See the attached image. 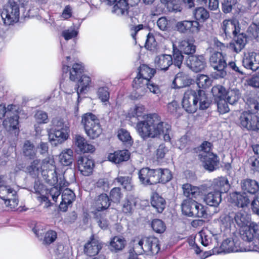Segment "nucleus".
Returning a JSON list of instances; mask_svg holds the SVG:
<instances>
[{
  "mask_svg": "<svg viewBox=\"0 0 259 259\" xmlns=\"http://www.w3.org/2000/svg\"><path fill=\"white\" fill-rule=\"evenodd\" d=\"M233 20H225L221 24V29L226 37L231 36V34L233 35Z\"/></svg>",
  "mask_w": 259,
  "mask_h": 259,
  "instance_id": "49",
  "label": "nucleus"
},
{
  "mask_svg": "<svg viewBox=\"0 0 259 259\" xmlns=\"http://www.w3.org/2000/svg\"><path fill=\"white\" fill-rule=\"evenodd\" d=\"M81 124L85 133L91 139H95L99 137L102 130L99 118L92 113H87L81 117Z\"/></svg>",
  "mask_w": 259,
  "mask_h": 259,
  "instance_id": "5",
  "label": "nucleus"
},
{
  "mask_svg": "<svg viewBox=\"0 0 259 259\" xmlns=\"http://www.w3.org/2000/svg\"><path fill=\"white\" fill-rule=\"evenodd\" d=\"M200 159L202 161L205 169L210 171L217 169L219 163L218 156L213 153H205V155H202Z\"/></svg>",
  "mask_w": 259,
  "mask_h": 259,
  "instance_id": "22",
  "label": "nucleus"
},
{
  "mask_svg": "<svg viewBox=\"0 0 259 259\" xmlns=\"http://www.w3.org/2000/svg\"><path fill=\"white\" fill-rule=\"evenodd\" d=\"M77 167L80 173L84 176H90L93 172L94 162L86 156H80L77 160Z\"/></svg>",
  "mask_w": 259,
  "mask_h": 259,
  "instance_id": "16",
  "label": "nucleus"
},
{
  "mask_svg": "<svg viewBox=\"0 0 259 259\" xmlns=\"http://www.w3.org/2000/svg\"><path fill=\"white\" fill-rule=\"evenodd\" d=\"M73 151L70 149L63 151L59 155V160L61 164L68 166L73 162Z\"/></svg>",
  "mask_w": 259,
  "mask_h": 259,
  "instance_id": "44",
  "label": "nucleus"
},
{
  "mask_svg": "<svg viewBox=\"0 0 259 259\" xmlns=\"http://www.w3.org/2000/svg\"><path fill=\"white\" fill-rule=\"evenodd\" d=\"M181 206L183 213L188 217L205 218L207 215L204 206L193 199H185Z\"/></svg>",
  "mask_w": 259,
  "mask_h": 259,
  "instance_id": "6",
  "label": "nucleus"
},
{
  "mask_svg": "<svg viewBox=\"0 0 259 259\" xmlns=\"http://www.w3.org/2000/svg\"><path fill=\"white\" fill-rule=\"evenodd\" d=\"M156 169H151L149 167L141 168L138 172L139 180L142 184L148 186L157 184L158 179Z\"/></svg>",
  "mask_w": 259,
  "mask_h": 259,
  "instance_id": "12",
  "label": "nucleus"
},
{
  "mask_svg": "<svg viewBox=\"0 0 259 259\" xmlns=\"http://www.w3.org/2000/svg\"><path fill=\"white\" fill-rule=\"evenodd\" d=\"M211 67L217 70V75L219 78H224L227 75L226 68L227 63L223 54L219 52H213L209 58Z\"/></svg>",
  "mask_w": 259,
  "mask_h": 259,
  "instance_id": "8",
  "label": "nucleus"
},
{
  "mask_svg": "<svg viewBox=\"0 0 259 259\" xmlns=\"http://www.w3.org/2000/svg\"><path fill=\"white\" fill-rule=\"evenodd\" d=\"M179 51L183 54L193 55L196 51V46L194 45V40L192 39L183 40L180 42Z\"/></svg>",
  "mask_w": 259,
  "mask_h": 259,
  "instance_id": "33",
  "label": "nucleus"
},
{
  "mask_svg": "<svg viewBox=\"0 0 259 259\" xmlns=\"http://www.w3.org/2000/svg\"><path fill=\"white\" fill-rule=\"evenodd\" d=\"M196 83L200 88H206L211 83L209 77L206 75L200 74L198 75L196 79Z\"/></svg>",
  "mask_w": 259,
  "mask_h": 259,
  "instance_id": "58",
  "label": "nucleus"
},
{
  "mask_svg": "<svg viewBox=\"0 0 259 259\" xmlns=\"http://www.w3.org/2000/svg\"><path fill=\"white\" fill-rule=\"evenodd\" d=\"M136 247L141 248L149 254H156L160 249L158 239L152 236L142 238Z\"/></svg>",
  "mask_w": 259,
  "mask_h": 259,
  "instance_id": "9",
  "label": "nucleus"
},
{
  "mask_svg": "<svg viewBox=\"0 0 259 259\" xmlns=\"http://www.w3.org/2000/svg\"><path fill=\"white\" fill-rule=\"evenodd\" d=\"M130 158V153L127 150H118L109 154L108 159L115 164L127 161Z\"/></svg>",
  "mask_w": 259,
  "mask_h": 259,
  "instance_id": "30",
  "label": "nucleus"
},
{
  "mask_svg": "<svg viewBox=\"0 0 259 259\" xmlns=\"http://www.w3.org/2000/svg\"><path fill=\"white\" fill-rule=\"evenodd\" d=\"M193 14L196 21H204L209 17L208 12L203 7H200L196 8Z\"/></svg>",
  "mask_w": 259,
  "mask_h": 259,
  "instance_id": "50",
  "label": "nucleus"
},
{
  "mask_svg": "<svg viewBox=\"0 0 259 259\" xmlns=\"http://www.w3.org/2000/svg\"><path fill=\"white\" fill-rule=\"evenodd\" d=\"M0 183V198L5 201V204H8L11 201L17 204L18 200L15 198L16 191L7 185L6 178Z\"/></svg>",
  "mask_w": 259,
  "mask_h": 259,
  "instance_id": "15",
  "label": "nucleus"
},
{
  "mask_svg": "<svg viewBox=\"0 0 259 259\" xmlns=\"http://www.w3.org/2000/svg\"><path fill=\"white\" fill-rule=\"evenodd\" d=\"M204 201L210 206L217 207L222 201V194L214 191L209 192L205 195Z\"/></svg>",
  "mask_w": 259,
  "mask_h": 259,
  "instance_id": "37",
  "label": "nucleus"
},
{
  "mask_svg": "<svg viewBox=\"0 0 259 259\" xmlns=\"http://www.w3.org/2000/svg\"><path fill=\"white\" fill-rule=\"evenodd\" d=\"M197 97L200 109L204 110L209 107L210 102L204 91L201 90L197 91Z\"/></svg>",
  "mask_w": 259,
  "mask_h": 259,
  "instance_id": "46",
  "label": "nucleus"
},
{
  "mask_svg": "<svg viewBox=\"0 0 259 259\" xmlns=\"http://www.w3.org/2000/svg\"><path fill=\"white\" fill-rule=\"evenodd\" d=\"M244 100L246 101V104L249 106L252 110L254 109L255 110L258 109V102L256 99V96L251 93H246L244 95Z\"/></svg>",
  "mask_w": 259,
  "mask_h": 259,
  "instance_id": "52",
  "label": "nucleus"
},
{
  "mask_svg": "<svg viewBox=\"0 0 259 259\" xmlns=\"http://www.w3.org/2000/svg\"><path fill=\"white\" fill-rule=\"evenodd\" d=\"M176 28L181 33H196L199 32L200 25L197 21L184 20L178 22Z\"/></svg>",
  "mask_w": 259,
  "mask_h": 259,
  "instance_id": "14",
  "label": "nucleus"
},
{
  "mask_svg": "<svg viewBox=\"0 0 259 259\" xmlns=\"http://www.w3.org/2000/svg\"><path fill=\"white\" fill-rule=\"evenodd\" d=\"M172 64V57L170 55L161 54L154 59V66L158 70L165 71Z\"/></svg>",
  "mask_w": 259,
  "mask_h": 259,
  "instance_id": "20",
  "label": "nucleus"
},
{
  "mask_svg": "<svg viewBox=\"0 0 259 259\" xmlns=\"http://www.w3.org/2000/svg\"><path fill=\"white\" fill-rule=\"evenodd\" d=\"M237 4V0H224L222 3V11L225 13L231 12L233 8Z\"/></svg>",
  "mask_w": 259,
  "mask_h": 259,
  "instance_id": "63",
  "label": "nucleus"
},
{
  "mask_svg": "<svg viewBox=\"0 0 259 259\" xmlns=\"http://www.w3.org/2000/svg\"><path fill=\"white\" fill-rule=\"evenodd\" d=\"M149 81L137 74L133 83V87L135 89L136 98L141 97L145 94L147 91L146 87Z\"/></svg>",
  "mask_w": 259,
  "mask_h": 259,
  "instance_id": "19",
  "label": "nucleus"
},
{
  "mask_svg": "<svg viewBox=\"0 0 259 259\" xmlns=\"http://www.w3.org/2000/svg\"><path fill=\"white\" fill-rule=\"evenodd\" d=\"M184 195L188 199L195 198L200 194L199 188L190 184H185L182 187Z\"/></svg>",
  "mask_w": 259,
  "mask_h": 259,
  "instance_id": "40",
  "label": "nucleus"
},
{
  "mask_svg": "<svg viewBox=\"0 0 259 259\" xmlns=\"http://www.w3.org/2000/svg\"><path fill=\"white\" fill-rule=\"evenodd\" d=\"M97 95L98 98L102 102H105L109 100L110 92L107 87H99L97 91Z\"/></svg>",
  "mask_w": 259,
  "mask_h": 259,
  "instance_id": "55",
  "label": "nucleus"
},
{
  "mask_svg": "<svg viewBox=\"0 0 259 259\" xmlns=\"http://www.w3.org/2000/svg\"><path fill=\"white\" fill-rule=\"evenodd\" d=\"M192 80L185 73L178 72L172 81L174 88L180 89L190 85Z\"/></svg>",
  "mask_w": 259,
  "mask_h": 259,
  "instance_id": "27",
  "label": "nucleus"
},
{
  "mask_svg": "<svg viewBox=\"0 0 259 259\" xmlns=\"http://www.w3.org/2000/svg\"><path fill=\"white\" fill-rule=\"evenodd\" d=\"M7 118L3 121L4 126L8 130L17 128L18 125L19 116L16 112H8Z\"/></svg>",
  "mask_w": 259,
  "mask_h": 259,
  "instance_id": "35",
  "label": "nucleus"
},
{
  "mask_svg": "<svg viewBox=\"0 0 259 259\" xmlns=\"http://www.w3.org/2000/svg\"><path fill=\"white\" fill-rule=\"evenodd\" d=\"M221 252L229 253L231 252L242 251L243 248L240 246V243L237 241L234 242V240L227 239L224 240L221 245Z\"/></svg>",
  "mask_w": 259,
  "mask_h": 259,
  "instance_id": "31",
  "label": "nucleus"
},
{
  "mask_svg": "<svg viewBox=\"0 0 259 259\" xmlns=\"http://www.w3.org/2000/svg\"><path fill=\"white\" fill-rule=\"evenodd\" d=\"M24 155L29 158H33L36 155V150L33 143L29 141H26L23 147Z\"/></svg>",
  "mask_w": 259,
  "mask_h": 259,
  "instance_id": "47",
  "label": "nucleus"
},
{
  "mask_svg": "<svg viewBox=\"0 0 259 259\" xmlns=\"http://www.w3.org/2000/svg\"><path fill=\"white\" fill-rule=\"evenodd\" d=\"M156 72L155 69L150 68L148 65L143 64L138 68V75L150 80Z\"/></svg>",
  "mask_w": 259,
  "mask_h": 259,
  "instance_id": "42",
  "label": "nucleus"
},
{
  "mask_svg": "<svg viewBox=\"0 0 259 259\" xmlns=\"http://www.w3.org/2000/svg\"><path fill=\"white\" fill-rule=\"evenodd\" d=\"M184 56L182 53L179 50L174 51L172 58V64L178 67L179 69L181 68L182 65Z\"/></svg>",
  "mask_w": 259,
  "mask_h": 259,
  "instance_id": "62",
  "label": "nucleus"
},
{
  "mask_svg": "<svg viewBox=\"0 0 259 259\" xmlns=\"http://www.w3.org/2000/svg\"><path fill=\"white\" fill-rule=\"evenodd\" d=\"M187 66L193 71L198 72L206 66V61L203 55H190L186 60Z\"/></svg>",
  "mask_w": 259,
  "mask_h": 259,
  "instance_id": "13",
  "label": "nucleus"
},
{
  "mask_svg": "<svg viewBox=\"0 0 259 259\" xmlns=\"http://www.w3.org/2000/svg\"><path fill=\"white\" fill-rule=\"evenodd\" d=\"M197 92L189 90L187 91L183 97L182 106L188 113H194L198 108Z\"/></svg>",
  "mask_w": 259,
  "mask_h": 259,
  "instance_id": "11",
  "label": "nucleus"
},
{
  "mask_svg": "<svg viewBox=\"0 0 259 259\" xmlns=\"http://www.w3.org/2000/svg\"><path fill=\"white\" fill-rule=\"evenodd\" d=\"M75 146L78 150L83 153H93L95 150V146L88 143L83 136L76 135L74 137Z\"/></svg>",
  "mask_w": 259,
  "mask_h": 259,
  "instance_id": "25",
  "label": "nucleus"
},
{
  "mask_svg": "<svg viewBox=\"0 0 259 259\" xmlns=\"http://www.w3.org/2000/svg\"><path fill=\"white\" fill-rule=\"evenodd\" d=\"M240 97V93L239 90L234 89L228 91L227 92L225 99L228 103L233 105L238 101Z\"/></svg>",
  "mask_w": 259,
  "mask_h": 259,
  "instance_id": "51",
  "label": "nucleus"
},
{
  "mask_svg": "<svg viewBox=\"0 0 259 259\" xmlns=\"http://www.w3.org/2000/svg\"><path fill=\"white\" fill-rule=\"evenodd\" d=\"M211 92L215 98V100L217 101L221 99H225L227 92L224 87L218 85L212 87Z\"/></svg>",
  "mask_w": 259,
  "mask_h": 259,
  "instance_id": "53",
  "label": "nucleus"
},
{
  "mask_svg": "<svg viewBox=\"0 0 259 259\" xmlns=\"http://www.w3.org/2000/svg\"><path fill=\"white\" fill-rule=\"evenodd\" d=\"M156 171L157 175V184L159 183H166L169 182L172 177L171 171L167 168H157Z\"/></svg>",
  "mask_w": 259,
  "mask_h": 259,
  "instance_id": "41",
  "label": "nucleus"
},
{
  "mask_svg": "<svg viewBox=\"0 0 259 259\" xmlns=\"http://www.w3.org/2000/svg\"><path fill=\"white\" fill-rule=\"evenodd\" d=\"M151 227L154 231L157 233H162L166 229L165 224L159 219L153 220L151 223Z\"/></svg>",
  "mask_w": 259,
  "mask_h": 259,
  "instance_id": "57",
  "label": "nucleus"
},
{
  "mask_svg": "<svg viewBox=\"0 0 259 259\" xmlns=\"http://www.w3.org/2000/svg\"><path fill=\"white\" fill-rule=\"evenodd\" d=\"M129 9L130 6L127 0H119L113 7L112 12L118 16L127 17Z\"/></svg>",
  "mask_w": 259,
  "mask_h": 259,
  "instance_id": "29",
  "label": "nucleus"
},
{
  "mask_svg": "<svg viewBox=\"0 0 259 259\" xmlns=\"http://www.w3.org/2000/svg\"><path fill=\"white\" fill-rule=\"evenodd\" d=\"M234 37L233 40L229 44V48L235 53H238L245 47L249 39L244 33H239Z\"/></svg>",
  "mask_w": 259,
  "mask_h": 259,
  "instance_id": "23",
  "label": "nucleus"
},
{
  "mask_svg": "<svg viewBox=\"0 0 259 259\" xmlns=\"http://www.w3.org/2000/svg\"><path fill=\"white\" fill-rule=\"evenodd\" d=\"M122 194L121 192V189L119 187H115L111 189L110 192V200L115 203L119 202Z\"/></svg>",
  "mask_w": 259,
  "mask_h": 259,
  "instance_id": "59",
  "label": "nucleus"
},
{
  "mask_svg": "<svg viewBox=\"0 0 259 259\" xmlns=\"http://www.w3.org/2000/svg\"><path fill=\"white\" fill-rule=\"evenodd\" d=\"M52 128L49 134L51 143L55 146L62 143L69 137V123L67 120L57 117L51 121Z\"/></svg>",
  "mask_w": 259,
  "mask_h": 259,
  "instance_id": "2",
  "label": "nucleus"
},
{
  "mask_svg": "<svg viewBox=\"0 0 259 259\" xmlns=\"http://www.w3.org/2000/svg\"><path fill=\"white\" fill-rule=\"evenodd\" d=\"M240 234L242 239L249 244L245 251L259 252V224L250 223L248 227L241 230Z\"/></svg>",
  "mask_w": 259,
  "mask_h": 259,
  "instance_id": "3",
  "label": "nucleus"
},
{
  "mask_svg": "<svg viewBox=\"0 0 259 259\" xmlns=\"http://www.w3.org/2000/svg\"><path fill=\"white\" fill-rule=\"evenodd\" d=\"M20 15L19 7L14 0H9L4 7L1 17L6 25H10L19 21Z\"/></svg>",
  "mask_w": 259,
  "mask_h": 259,
  "instance_id": "7",
  "label": "nucleus"
},
{
  "mask_svg": "<svg viewBox=\"0 0 259 259\" xmlns=\"http://www.w3.org/2000/svg\"><path fill=\"white\" fill-rule=\"evenodd\" d=\"M246 34L249 40L259 37V26L254 23L250 25L247 29Z\"/></svg>",
  "mask_w": 259,
  "mask_h": 259,
  "instance_id": "54",
  "label": "nucleus"
},
{
  "mask_svg": "<svg viewBox=\"0 0 259 259\" xmlns=\"http://www.w3.org/2000/svg\"><path fill=\"white\" fill-rule=\"evenodd\" d=\"M230 198L238 207L247 206L250 203V200L245 193L234 192L230 194Z\"/></svg>",
  "mask_w": 259,
  "mask_h": 259,
  "instance_id": "28",
  "label": "nucleus"
},
{
  "mask_svg": "<svg viewBox=\"0 0 259 259\" xmlns=\"http://www.w3.org/2000/svg\"><path fill=\"white\" fill-rule=\"evenodd\" d=\"M234 220L239 227H242L247 224L250 218L244 211L240 210L235 213Z\"/></svg>",
  "mask_w": 259,
  "mask_h": 259,
  "instance_id": "45",
  "label": "nucleus"
},
{
  "mask_svg": "<svg viewBox=\"0 0 259 259\" xmlns=\"http://www.w3.org/2000/svg\"><path fill=\"white\" fill-rule=\"evenodd\" d=\"M116 180L127 191H131L134 189V185L131 177L120 176L116 178Z\"/></svg>",
  "mask_w": 259,
  "mask_h": 259,
  "instance_id": "48",
  "label": "nucleus"
},
{
  "mask_svg": "<svg viewBox=\"0 0 259 259\" xmlns=\"http://www.w3.org/2000/svg\"><path fill=\"white\" fill-rule=\"evenodd\" d=\"M241 186L244 193L255 194L259 190V185L257 181L254 180L246 179L241 181Z\"/></svg>",
  "mask_w": 259,
  "mask_h": 259,
  "instance_id": "32",
  "label": "nucleus"
},
{
  "mask_svg": "<svg viewBox=\"0 0 259 259\" xmlns=\"http://www.w3.org/2000/svg\"><path fill=\"white\" fill-rule=\"evenodd\" d=\"M137 204L136 199L132 195L127 196L122 202V211L124 213H132Z\"/></svg>",
  "mask_w": 259,
  "mask_h": 259,
  "instance_id": "39",
  "label": "nucleus"
},
{
  "mask_svg": "<svg viewBox=\"0 0 259 259\" xmlns=\"http://www.w3.org/2000/svg\"><path fill=\"white\" fill-rule=\"evenodd\" d=\"M40 160L38 159H35L33 160L31 164L28 165L27 168V171L31 175H37L39 171H41L40 170Z\"/></svg>",
  "mask_w": 259,
  "mask_h": 259,
  "instance_id": "56",
  "label": "nucleus"
},
{
  "mask_svg": "<svg viewBox=\"0 0 259 259\" xmlns=\"http://www.w3.org/2000/svg\"><path fill=\"white\" fill-rule=\"evenodd\" d=\"M117 136L119 139L124 143L131 144L132 143V137L129 132L126 130L121 128L118 132Z\"/></svg>",
  "mask_w": 259,
  "mask_h": 259,
  "instance_id": "61",
  "label": "nucleus"
},
{
  "mask_svg": "<svg viewBox=\"0 0 259 259\" xmlns=\"http://www.w3.org/2000/svg\"><path fill=\"white\" fill-rule=\"evenodd\" d=\"M40 170L42 175L46 176V172L50 169H56L53 156H49L40 163Z\"/></svg>",
  "mask_w": 259,
  "mask_h": 259,
  "instance_id": "43",
  "label": "nucleus"
},
{
  "mask_svg": "<svg viewBox=\"0 0 259 259\" xmlns=\"http://www.w3.org/2000/svg\"><path fill=\"white\" fill-rule=\"evenodd\" d=\"M242 62L245 68L256 71L259 68V54L251 52L245 54Z\"/></svg>",
  "mask_w": 259,
  "mask_h": 259,
  "instance_id": "17",
  "label": "nucleus"
},
{
  "mask_svg": "<svg viewBox=\"0 0 259 259\" xmlns=\"http://www.w3.org/2000/svg\"><path fill=\"white\" fill-rule=\"evenodd\" d=\"M140 136L144 140L148 138H157L163 134L164 140L169 142V132L171 126L163 122L158 115H154L149 118L146 123H141L139 125Z\"/></svg>",
  "mask_w": 259,
  "mask_h": 259,
  "instance_id": "1",
  "label": "nucleus"
},
{
  "mask_svg": "<svg viewBox=\"0 0 259 259\" xmlns=\"http://www.w3.org/2000/svg\"><path fill=\"white\" fill-rule=\"evenodd\" d=\"M145 107L140 104L135 106L133 111L132 112V115L133 117H136L138 122L136 125V130L139 134V125L141 123H146V121L154 115H157V114H146L145 113Z\"/></svg>",
  "mask_w": 259,
  "mask_h": 259,
  "instance_id": "18",
  "label": "nucleus"
},
{
  "mask_svg": "<svg viewBox=\"0 0 259 259\" xmlns=\"http://www.w3.org/2000/svg\"><path fill=\"white\" fill-rule=\"evenodd\" d=\"M102 248V243L92 236L84 246V252L89 256L97 255Z\"/></svg>",
  "mask_w": 259,
  "mask_h": 259,
  "instance_id": "24",
  "label": "nucleus"
},
{
  "mask_svg": "<svg viewBox=\"0 0 259 259\" xmlns=\"http://www.w3.org/2000/svg\"><path fill=\"white\" fill-rule=\"evenodd\" d=\"M126 241L121 236H116L111 239L109 249L111 251L117 252L122 250L125 246Z\"/></svg>",
  "mask_w": 259,
  "mask_h": 259,
  "instance_id": "34",
  "label": "nucleus"
},
{
  "mask_svg": "<svg viewBox=\"0 0 259 259\" xmlns=\"http://www.w3.org/2000/svg\"><path fill=\"white\" fill-rule=\"evenodd\" d=\"M111 202L110 198L106 194L102 193L94 200L93 207L95 209V212L99 213L100 211L107 209L110 206Z\"/></svg>",
  "mask_w": 259,
  "mask_h": 259,
  "instance_id": "21",
  "label": "nucleus"
},
{
  "mask_svg": "<svg viewBox=\"0 0 259 259\" xmlns=\"http://www.w3.org/2000/svg\"><path fill=\"white\" fill-rule=\"evenodd\" d=\"M57 237V234L56 231L49 230L45 234L43 243L47 245L50 244L56 240Z\"/></svg>",
  "mask_w": 259,
  "mask_h": 259,
  "instance_id": "60",
  "label": "nucleus"
},
{
  "mask_svg": "<svg viewBox=\"0 0 259 259\" xmlns=\"http://www.w3.org/2000/svg\"><path fill=\"white\" fill-rule=\"evenodd\" d=\"M239 125L248 131L259 130V117L254 114L244 112L239 117Z\"/></svg>",
  "mask_w": 259,
  "mask_h": 259,
  "instance_id": "10",
  "label": "nucleus"
},
{
  "mask_svg": "<svg viewBox=\"0 0 259 259\" xmlns=\"http://www.w3.org/2000/svg\"><path fill=\"white\" fill-rule=\"evenodd\" d=\"M211 187L214 191L222 194L229 190L230 185L226 178L221 177L213 179Z\"/></svg>",
  "mask_w": 259,
  "mask_h": 259,
  "instance_id": "26",
  "label": "nucleus"
},
{
  "mask_svg": "<svg viewBox=\"0 0 259 259\" xmlns=\"http://www.w3.org/2000/svg\"><path fill=\"white\" fill-rule=\"evenodd\" d=\"M84 67L81 64H74L70 72V79L75 81L78 79L76 87L75 88L78 97L79 94L87 91L91 83V78L89 76L83 75Z\"/></svg>",
  "mask_w": 259,
  "mask_h": 259,
  "instance_id": "4",
  "label": "nucleus"
},
{
  "mask_svg": "<svg viewBox=\"0 0 259 259\" xmlns=\"http://www.w3.org/2000/svg\"><path fill=\"white\" fill-rule=\"evenodd\" d=\"M75 197V194L71 190L66 188L63 190L62 194V202L60 205V209L66 211L67 208V205L71 204Z\"/></svg>",
  "mask_w": 259,
  "mask_h": 259,
  "instance_id": "36",
  "label": "nucleus"
},
{
  "mask_svg": "<svg viewBox=\"0 0 259 259\" xmlns=\"http://www.w3.org/2000/svg\"><path fill=\"white\" fill-rule=\"evenodd\" d=\"M151 204L157 212L161 213L165 207L166 202L164 199L158 193H154L151 198Z\"/></svg>",
  "mask_w": 259,
  "mask_h": 259,
  "instance_id": "38",
  "label": "nucleus"
},
{
  "mask_svg": "<svg viewBox=\"0 0 259 259\" xmlns=\"http://www.w3.org/2000/svg\"><path fill=\"white\" fill-rule=\"evenodd\" d=\"M157 25L162 31H166L170 28V21L165 17H161L157 21Z\"/></svg>",
  "mask_w": 259,
  "mask_h": 259,
  "instance_id": "64",
  "label": "nucleus"
}]
</instances>
